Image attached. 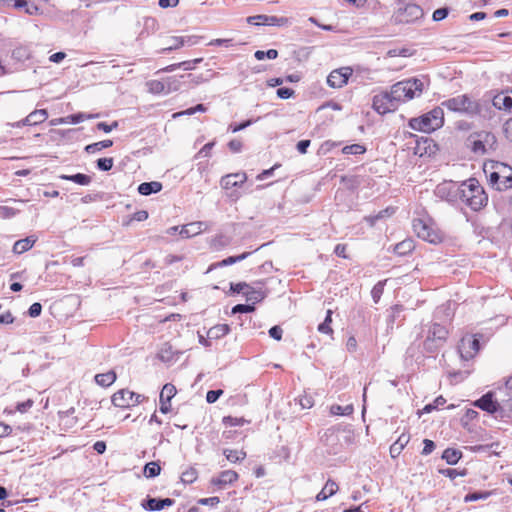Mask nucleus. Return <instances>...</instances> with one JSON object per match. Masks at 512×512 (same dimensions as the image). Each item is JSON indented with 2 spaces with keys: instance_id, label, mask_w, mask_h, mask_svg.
<instances>
[{
  "instance_id": "f257e3e1",
  "label": "nucleus",
  "mask_w": 512,
  "mask_h": 512,
  "mask_svg": "<svg viewBox=\"0 0 512 512\" xmlns=\"http://www.w3.org/2000/svg\"><path fill=\"white\" fill-rule=\"evenodd\" d=\"M424 80L409 78L392 85L390 92H383L373 97V109L379 114H386L397 109L399 103L419 97L424 89Z\"/></svg>"
},
{
  "instance_id": "f03ea898",
  "label": "nucleus",
  "mask_w": 512,
  "mask_h": 512,
  "mask_svg": "<svg viewBox=\"0 0 512 512\" xmlns=\"http://www.w3.org/2000/svg\"><path fill=\"white\" fill-rule=\"evenodd\" d=\"M459 200L469 206L472 210L482 209L488 201V197L475 178H470L460 184Z\"/></svg>"
},
{
  "instance_id": "7ed1b4c3",
  "label": "nucleus",
  "mask_w": 512,
  "mask_h": 512,
  "mask_svg": "<svg viewBox=\"0 0 512 512\" xmlns=\"http://www.w3.org/2000/svg\"><path fill=\"white\" fill-rule=\"evenodd\" d=\"M449 331L444 324L432 322L423 326L421 338H423V349L427 353H435L444 346Z\"/></svg>"
},
{
  "instance_id": "20e7f679",
  "label": "nucleus",
  "mask_w": 512,
  "mask_h": 512,
  "mask_svg": "<svg viewBox=\"0 0 512 512\" xmlns=\"http://www.w3.org/2000/svg\"><path fill=\"white\" fill-rule=\"evenodd\" d=\"M444 124V112L441 107H436L420 117L409 120V127L415 131L430 133L442 127Z\"/></svg>"
},
{
  "instance_id": "39448f33",
  "label": "nucleus",
  "mask_w": 512,
  "mask_h": 512,
  "mask_svg": "<svg viewBox=\"0 0 512 512\" xmlns=\"http://www.w3.org/2000/svg\"><path fill=\"white\" fill-rule=\"evenodd\" d=\"M497 402V399L493 392L489 391L474 402V406L489 413L495 419L509 418L512 415V411L506 406V402Z\"/></svg>"
},
{
  "instance_id": "423d86ee",
  "label": "nucleus",
  "mask_w": 512,
  "mask_h": 512,
  "mask_svg": "<svg viewBox=\"0 0 512 512\" xmlns=\"http://www.w3.org/2000/svg\"><path fill=\"white\" fill-rule=\"evenodd\" d=\"M497 140L494 134L487 131H480L470 134L467 138V146L474 154L484 155L496 149Z\"/></svg>"
},
{
  "instance_id": "0eeeda50",
  "label": "nucleus",
  "mask_w": 512,
  "mask_h": 512,
  "mask_svg": "<svg viewBox=\"0 0 512 512\" xmlns=\"http://www.w3.org/2000/svg\"><path fill=\"white\" fill-rule=\"evenodd\" d=\"M442 105L451 111L468 115H474L479 111L478 104L467 95H458L450 98L442 102Z\"/></svg>"
},
{
  "instance_id": "6e6552de",
  "label": "nucleus",
  "mask_w": 512,
  "mask_h": 512,
  "mask_svg": "<svg viewBox=\"0 0 512 512\" xmlns=\"http://www.w3.org/2000/svg\"><path fill=\"white\" fill-rule=\"evenodd\" d=\"M480 350V337L465 335L460 340L458 352L462 360L468 361L476 356Z\"/></svg>"
},
{
  "instance_id": "1a4fd4ad",
  "label": "nucleus",
  "mask_w": 512,
  "mask_h": 512,
  "mask_svg": "<svg viewBox=\"0 0 512 512\" xmlns=\"http://www.w3.org/2000/svg\"><path fill=\"white\" fill-rule=\"evenodd\" d=\"M459 188L460 185L452 181H444L436 186L434 194L441 200L450 204H456L459 200Z\"/></svg>"
},
{
  "instance_id": "9d476101",
  "label": "nucleus",
  "mask_w": 512,
  "mask_h": 512,
  "mask_svg": "<svg viewBox=\"0 0 512 512\" xmlns=\"http://www.w3.org/2000/svg\"><path fill=\"white\" fill-rule=\"evenodd\" d=\"M423 15V9L419 5L407 4L398 8L393 17L397 23H411L421 19Z\"/></svg>"
},
{
  "instance_id": "9b49d317",
  "label": "nucleus",
  "mask_w": 512,
  "mask_h": 512,
  "mask_svg": "<svg viewBox=\"0 0 512 512\" xmlns=\"http://www.w3.org/2000/svg\"><path fill=\"white\" fill-rule=\"evenodd\" d=\"M509 170L510 166L502 162L491 161L484 165V172L490 184L496 187L497 190H499V185H501L499 172H507Z\"/></svg>"
},
{
  "instance_id": "f8f14e48",
  "label": "nucleus",
  "mask_w": 512,
  "mask_h": 512,
  "mask_svg": "<svg viewBox=\"0 0 512 512\" xmlns=\"http://www.w3.org/2000/svg\"><path fill=\"white\" fill-rule=\"evenodd\" d=\"M412 226L417 236L425 241L437 243L441 239L438 233L422 219H414Z\"/></svg>"
},
{
  "instance_id": "ddd939ff",
  "label": "nucleus",
  "mask_w": 512,
  "mask_h": 512,
  "mask_svg": "<svg viewBox=\"0 0 512 512\" xmlns=\"http://www.w3.org/2000/svg\"><path fill=\"white\" fill-rule=\"evenodd\" d=\"M353 70L350 67H341L330 72L327 77V84L331 88H342L347 84Z\"/></svg>"
},
{
  "instance_id": "4468645a",
  "label": "nucleus",
  "mask_w": 512,
  "mask_h": 512,
  "mask_svg": "<svg viewBox=\"0 0 512 512\" xmlns=\"http://www.w3.org/2000/svg\"><path fill=\"white\" fill-rule=\"evenodd\" d=\"M247 22L256 26H283L287 24L288 19L277 16L255 15L248 17Z\"/></svg>"
},
{
  "instance_id": "2eb2a0df",
  "label": "nucleus",
  "mask_w": 512,
  "mask_h": 512,
  "mask_svg": "<svg viewBox=\"0 0 512 512\" xmlns=\"http://www.w3.org/2000/svg\"><path fill=\"white\" fill-rule=\"evenodd\" d=\"M48 118L46 109L34 110L26 118L13 124L14 127L20 128L22 126H35L43 123Z\"/></svg>"
},
{
  "instance_id": "dca6fc26",
  "label": "nucleus",
  "mask_w": 512,
  "mask_h": 512,
  "mask_svg": "<svg viewBox=\"0 0 512 512\" xmlns=\"http://www.w3.org/2000/svg\"><path fill=\"white\" fill-rule=\"evenodd\" d=\"M247 180L246 173L238 172L231 173L221 178V187L225 190H231L237 187H241Z\"/></svg>"
},
{
  "instance_id": "f3484780",
  "label": "nucleus",
  "mask_w": 512,
  "mask_h": 512,
  "mask_svg": "<svg viewBox=\"0 0 512 512\" xmlns=\"http://www.w3.org/2000/svg\"><path fill=\"white\" fill-rule=\"evenodd\" d=\"M176 394V388L173 384L167 383L163 386L160 392V411L163 414L168 413L171 410L170 401Z\"/></svg>"
},
{
  "instance_id": "a211bd4d",
  "label": "nucleus",
  "mask_w": 512,
  "mask_h": 512,
  "mask_svg": "<svg viewBox=\"0 0 512 512\" xmlns=\"http://www.w3.org/2000/svg\"><path fill=\"white\" fill-rule=\"evenodd\" d=\"M173 82H177V80L172 78H167L165 81L150 80L147 82V86L149 91L153 94L168 93L171 90L177 89V86L172 87Z\"/></svg>"
},
{
  "instance_id": "6ab92c4d",
  "label": "nucleus",
  "mask_w": 512,
  "mask_h": 512,
  "mask_svg": "<svg viewBox=\"0 0 512 512\" xmlns=\"http://www.w3.org/2000/svg\"><path fill=\"white\" fill-rule=\"evenodd\" d=\"M174 504V500L171 498H150L148 497L145 503H143V507L146 510L150 511H160L165 507L172 506Z\"/></svg>"
},
{
  "instance_id": "aec40b11",
  "label": "nucleus",
  "mask_w": 512,
  "mask_h": 512,
  "mask_svg": "<svg viewBox=\"0 0 512 512\" xmlns=\"http://www.w3.org/2000/svg\"><path fill=\"white\" fill-rule=\"evenodd\" d=\"M238 474L233 470L222 471L217 477L212 478L211 483L219 488H223L228 484L235 482Z\"/></svg>"
},
{
  "instance_id": "412c9836",
  "label": "nucleus",
  "mask_w": 512,
  "mask_h": 512,
  "mask_svg": "<svg viewBox=\"0 0 512 512\" xmlns=\"http://www.w3.org/2000/svg\"><path fill=\"white\" fill-rule=\"evenodd\" d=\"M132 391L128 389H121L115 392L112 396V403L116 407L129 408L131 401Z\"/></svg>"
},
{
  "instance_id": "4be33fe9",
  "label": "nucleus",
  "mask_w": 512,
  "mask_h": 512,
  "mask_svg": "<svg viewBox=\"0 0 512 512\" xmlns=\"http://www.w3.org/2000/svg\"><path fill=\"white\" fill-rule=\"evenodd\" d=\"M493 105L500 110L512 111V94L500 93L493 98Z\"/></svg>"
},
{
  "instance_id": "5701e85b",
  "label": "nucleus",
  "mask_w": 512,
  "mask_h": 512,
  "mask_svg": "<svg viewBox=\"0 0 512 512\" xmlns=\"http://www.w3.org/2000/svg\"><path fill=\"white\" fill-rule=\"evenodd\" d=\"M410 436L402 433L398 439L390 446V455L392 458L398 457L405 446L409 443Z\"/></svg>"
},
{
  "instance_id": "b1692460",
  "label": "nucleus",
  "mask_w": 512,
  "mask_h": 512,
  "mask_svg": "<svg viewBox=\"0 0 512 512\" xmlns=\"http://www.w3.org/2000/svg\"><path fill=\"white\" fill-rule=\"evenodd\" d=\"M36 242V238L34 236H28L24 239H20L16 241L13 245V252L15 254H22L28 250H30Z\"/></svg>"
},
{
  "instance_id": "393cba45",
  "label": "nucleus",
  "mask_w": 512,
  "mask_h": 512,
  "mask_svg": "<svg viewBox=\"0 0 512 512\" xmlns=\"http://www.w3.org/2000/svg\"><path fill=\"white\" fill-rule=\"evenodd\" d=\"M338 490V485L333 480H328L322 490L317 494L316 500L323 501L333 496Z\"/></svg>"
},
{
  "instance_id": "a878e982",
  "label": "nucleus",
  "mask_w": 512,
  "mask_h": 512,
  "mask_svg": "<svg viewBox=\"0 0 512 512\" xmlns=\"http://www.w3.org/2000/svg\"><path fill=\"white\" fill-rule=\"evenodd\" d=\"M162 189V184L157 181L151 182H143L138 186V192L141 195L148 196L154 193L160 192Z\"/></svg>"
},
{
  "instance_id": "bb28decb",
  "label": "nucleus",
  "mask_w": 512,
  "mask_h": 512,
  "mask_svg": "<svg viewBox=\"0 0 512 512\" xmlns=\"http://www.w3.org/2000/svg\"><path fill=\"white\" fill-rule=\"evenodd\" d=\"M116 378V373L113 370L106 373L96 374L94 377L95 382L101 387L111 386L115 382Z\"/></svg>"
},
{
  "instance_id": "cd10ccee",
  "label": "nucleus",
  "mask_w": 512,
  "mask_h": 512,
  "mask_svg": "<svg viewBox=\"0 0 512 512\" xmlns=\"http://www.w3.org/2000/svg\"><path fill=\"white\" fill-rule=\"evenodd\" d=\"M415 248L414 241L412 239H405L398 244H396L393 248L395 254L399 256H404L412 252Z\"/></svg>"
},
{
  "instance_id": "c85d7f7f",
  "label": "nucleus",
  "mask_w": 512,
  "mask_h": 512,
  "mask_svg": "<svg viewBox=\"0 0 512 512\" xmlns=\"http://www.w3.org/2000/svg\"><path fill=\"white\" fill-rule=\"evenodd\" d=\"M230 332V328L227 324H218L213 327H211L208 332L207 336L210 339H219L224 337Z\"/></svg>"
},
{
  "instance_id": "c756f323",
  "label": "nucleus",
  "mask_w": 512,
  "mask_h": 512,
  "mask_svg": "<svg viewBox=\"0 0 512 512\" xmlns=\"http://www.w3.org/2000/svg\"><path fill=\"white\" fill-rule=\"evenodd\" d=\"M60 179L71 181L82 186H87L92 181L89 175L83 173H77L74 175H61Z\"/></svg>"
},
{
  "instance_id": "7c9ffc66",
  "label": "nucleus",
  "mask_w": 512,
  "mask_h": 512,
  "mask_svg": "<svg viewBox=\"0 0 512 512\" xmlns=\"http://www.w3.org/2000/svg\"><path fill=\"white\" fill-rule=\"evenodd\" d=\"M244 296L248 302L251 304L258 303L265 298V294L261 289H255L249 286L244 292Z\"/></svg>"
},
{
  "instance_id": "2f4dec72",
  "label": "nucleus",
  "mask_w": 512,
  "mask_h": 512,
  "mask_svg": "<svg viewBox=\"0 0 512 512\" xmlns=\"http://www.w3.org/2000/svg\"><path fill=\"white\" fill-rule=\"evenodd\" d=\"M97 115H90L85 113H77L68 115L66 117L59 118V123H67V124H78L86 119H90L96 117Z\"/></svg>"
},
{
  "instance_id": "473e14b6",
  "label": "nucleus",
  "mask_w": 512,
  "mask_h": 512,
  "mask_svg": "<svg viewBox=\"0 0 512 512\" xmlns=\"http://www.w3.org/2000/svg\"><path fill=\"white\" fill-rule=\"evenodd\" d=\"M461 456H462V453L459 450L453 449V448H447L444 450V452L442 454V459H444L447 462V464H449V465H455V464H457V462L459 461Z\"/></svg>"
},
{
  "instance_id": "72a5a7b5",
  "label": "nucleus",
  "mask_w": 512,
  "mask_h": 512,
  "mask_svg": "<svg viewBox=\"0 0 512 512\" xmlns=\"http://www.w3.org/2000/svg\"><path fill=\"white\" fill-rule=\"evenodd\" d=\"M168 46L163 48L159 53H166L178 49L185 45V38L182 36L170 37L167 41Z\"/></svg>"
},
{
  "instance_id": "f704fd0d",
  "label": "nucleus",
  "mask_w": 512,
  "mask_h": 512,
  "mask_svg": "<svg viewBox=\"0 0 512 512\" xmlns=\"http://www.w3.org/2000/svg\"><path fill=\"white\" fill-rule=\"evenodd\" d=\"M251 253L252 252H244L237 256H229V257L223 259L222 261L216 263L215 267H224V266H229V265L235 264L237 262H240V261L248 258V256L251 255Z\"/></svg>"
},
{
  "instance_id": "c9c22d12",
  "label": "nucleus",
  "mask_w": 512,
  "mask_h": 512,
  "mask_svg": "<svg viewBox=\"0 0 512 512\" xmlns=\"http://www.w3.org/2000/svg\"><path fill=\"white\" fill-rule=\"evenodd\" d=\"M113 145L112 140H103L96 143L89 144L85 147V151L90 154H94L102 149L109 148Z\"/></svg>"
},
{
  "instance_id": "e433bc0d",
  "label": "nucleus",
  "mask_w": 512,
  "mask_h": 512,
  "mask_svg": "<svg viewBox=\"0 0 512 512\" xmlns=\"http://www.w3.org/2000/svg\"><path fill=\"white\" fill-rule=\"evenodd\" d=\"M208 228H209L208 223L204 222V221H196V222L188 223V233H190V235L192 237L200 234L203 231H206Z\"/></svg>"
},
{
  "instance_id": "4c0bfd02",
  "label": "nucleus",
  "mask_w": 512,
  "mask_h": 512,
  "mask_svg": "<svg viewBox=\"0 0 512 512\" xmlns=\"http://www.w3.org/2000/svg\"><path fill=\"white\" fill-rule=\"evenodd\" d=\"M223 454L226 456V459L231 463L239 462L246 457V453L242 450L225 449L223 451Z\"/></svg>"
},
{
  "instance_id": "58836bf2",
  "label": "nucleus",
  "mask_w": 512,
  "mask_h": 512,
  "mask_svg": "<svg viewBox=\"0 0 512 512\" xmlns=\"http://www.w3.org/2000/svg\"><path fill=\"white\" fill-rule=\"evenodd\" d=\"M354 411L353 405L349 404L346 406H341L338 404H334L330 407V413L332 415H341V416H348L351 415Z\"/></svg>"
},
{
  "instance_id": "ea45409f",
  "label": "nucleus",
  "mask_w": 512,
  "mask_h": 512,
  "mask_svg": "<svg viewBox=\"0 0 512 512\" xmlns=\"http://www.w3.org/2000/svg\"><path fill=\"white\" fill-rule=\"evenodd\" d=\"M492 495V491H475L468 493L464 497V502H472V501H478V500H486Z\"/></svg>"
},
{
  "instance_id": "a19ab883",
  "label": "nucleus",
  "mask_w": 512,
  "mask_h": 512,
  "mask_svg": "<svg viewBox=\"0 0 512 512\" xmlns=\"http://www.w3.org/2000/svg\"><path fill=\"white\" fill-rule=\"evenodd\" d=\"M394 213V209L393 208H386L384 210H381L380 212H378L377 214L375 215H370V216H367L365 218V220L371 225H375L376 222L380 219H383L385 217H389L391 214Z\"/></svg>"
},
{
  "instance_id": "79ce46f5",
  "label": "nucleus",
  "mask_w": 512,
  "mask_h": 512,
  "mask_svg": "<svg viewBox=\"0 0 512 512\" xmlns=\"http://www.w3.org/2000/svg\"><path fill=\"white\" fill-rule=\"evenodd\" d=\"M500 183L499 191L506 190L512 187V168L507 172H499Z\"/></svg>"
},
{
  "instance_id": "37998d69",
  "label": "nucleus",
  "mask_w": 512,
  "mask_h": 512,
  "mask_svg": "<svg viewBox=\"0 0 512 512\" xmlns=\"http://www.w3.org/2000/svg\"><path fill=\"white\" fill-rule=\"evenodd\" d=\"M507 390H510V397L505 398V397L501 396L500 399L503 402H506L507 404H505V405L508 406L510 411H512V375L510 377H508L505 384L500 387V393L502 394L503 392H507Z\"/></svg>"
},
{
  "instance_id": "c03bdc74",
  "label": "nucleus",
  "mask_w": 512,
  "mask_h": 512,
  "mask_svg": "<svg viewBox=\"0 0 512 512\" xmlns=\"http://www.w3.org/2000/svg\"><path fill=\"white\" fill-rule=\"evenodd\" d=\"M161 472V467L157 462H149L144 466L143 473L147 478H154Z\"/></svg>"
},
{
  "instance_id": "a18cd8bd",
  "label": "nucleus",
  "mask_w": 512,
  "mask_h": 512,
  "mask_svg": "<svg viewBox=\"0 0 512 512\" xmlns=\"http://www.w3.org/2000/svg\"><path fill=\"white\" fill-rule=\"evenodd\" d=\"M366 152V147L361 144H351L343 147L342 153L345 155H360Z\"/></svg>"
},
{
  "instance_id": "49530a36",
  "label": "nucleus",
  "mask_w": 512,
  "mask_h": 512,
  "mask_svg": "<svg viewBox=\"0 0 512 512\" xmlns=\"http://www.w3.org/2000/svg\"><path fill=\"white\" fill-rule=\"evenodd\" d=\"M207 111V107L203 104H197L196 106L194 107H191V108H188L186 110H183V111H180V112H177V113H174L173 114V118H178V117H181V116H184V115H193L197 112H206Z\"/></svg>"
},
{
  "instance_id": "de8ad7c7",
  "label": "nucleus",
  "mask_w": 512,
  "mask_h": 512,
  "mask_svg": "<svg viewBox=\"0 0 512 512\" xmlns=\"http://www.w3.org/2000/svg\"><path fill=\"white\" fill-rule=\"evenodd\" d=\"M385 283H386V280L384 281H379L378 283H376L374 285V287L372 288L371 290V296H372V299L375 303H378L382 294H383V291H384V286H385Z\"/></svg>"
},
{
  "instance_id": "09e8293b",
  "label": "nucleus",
  "mask_w": 512,
  "mask_h": 512,
  "mask_svg": "<svg viewBox=\"0 0 512 512\" xmlns=\"http://www.w3.org/2000/svg\"><path fill=\"white\" fill-rule=\"evenodd\" d=\"M331 321H332V311L328 310L324 322L320 323L318 326V331L321 333H324V334L332 333V328L330 327Z\"/></svg>"
},
{
  "instance_id": "8fccbe9b",
  "label": "nucleus",
  "mask_w": 512,
  "mask_h": 512,
  "mask_svg": "<svg viewBox=\"0 0 512 512\" xmlns=\"http://www.w3.org/2000/svg\"><path fill=\"white\" fill-rule=\"evenodd\" d=\"M254 56L259 61L264 60L265 58L275 59L278 56V51L275 49H269L267 51L257 50Z\"/></svg>"
},
{
  "instance_id": "3c124183",
  "label": "nucleus",
  "mask_w": 512,
  "mask_h": 512,
  "mask_svg": "<svg viewBox=\"0 0 512 512\" xmlns=\"http://www.w3.org/2000/svg\"><path fill=\"white\" fill-rule=\"evenodd\" d=\"M97 168L101 171H109L113 167L114 160L111 157L99 158L97 160Z\"/></svg>"
},
{
  "instance_id": "603ef678",
  "label": "nucleus",
  "mask_w": 512,
  "mask_h": 512,
  "mask_svg": "<svg viewBox=\"0 0 512 512\" xmlns=\"http://www.w3.org/2000/svg\"><path fill=\"white\" fill-rule=\"evenodd\" d=\"M197 479V471L194 468H189L182 473L181 480L184 483H193Z\"/></svg>"
},
{
  "instance_id": "864d4df0",
  "label": "nucleus",
  "mask_w": 512,
  "mask_h": 512,
  "mask_svg": "<svg viewBox=\"0 0 512 512\" xmlns=\"http://www.w3.org/2000/svg\"><path fill=\"white\" fill-rule=\"evenodd\" d=\"M255 310L253 304H237L232 308V314L236 313H250Z\"/></svg>"
},
{
  "instance_id": "5fc2aeb1",
  "label": "nucleus",
  "mask_w": 512,
  "mask_h": 512,
  "mask_svg": "<svg viewBox=\"0 0 512 512\" xmlns=\"http://www.w3.org/2000/svg\"><path fill=\"white\" fill-rule=\"evenodd\" d=\"M440 473L453 480L458 476H464L466 474V471L465 470L458 471L456 469L447 468V469H441Z\"/></svg>"
},
{
  "instance_id": "6e6d98bb",
  "label": "nucleus",
  "mask_w": 512,
  "mask_h": 512,
  "mask_svg": "<svg viewBox=\"0 0 512 512\" xmlns=\"http://www.w3.org/2000/svg\"><path fill=\"white\" fill-rule=\"evenodd\" d=\"M253 123H254V120L249 119V120H246V121H244L242 123H239V124H230L229 127H228V130H230L233 133H236V132H239V131L249 127Z\"/></svg>"
},
{
  "instance_id": "4d7b16f0",
  "label": "nucleus",
  "mask_w": 512,
  "mask_h": 512,
  "mask_svg": "<svg viewBox=\"0 0 512 512\" xmlns=\"http://www.w3.org/2000/svg\"><path fill=\"white\" fill-rule=\"evenodd\" d=\"M449 14V9L447 7H442L439 9H436L433 12L432 19L436 22L441 21L445 19Z\"/></svg>"
},
{
  "instance_id": "13d9d810",
  "label": "nucleus",
  "mask_w": 512,
  "mask_h": 512,
  "mask_svg": "<svg viewBox=\"0 0 512 512\" xmlns=\"http://www.w3.org/2000/svg\"><path fill=\"white\" fill-rule=\"evenodd\" d=\"M387 55L389 57H397V56L409 57L412 55V53L407 48H401V49H391L387 52Z\"/></svg>"
},
{
  "instance_id": "bf43d9fd",
  "label": "nucleus",
  "mask_w": 512,
  "mask_h": 512,
  "mask_svg": "<svg viewBox=\"0 0 512 512\" xmlns=\"http://www.w3.org/2000/svg\"><path fill=\"white\" fill-rule=\"evenodd\" d=\"M158 357L161 361H164V362H168L171 360L172 358V352H171V347L170 346H167L165 345L164 347H162L158 353Z\"/></svg>"
},
{
  "instance_id": "052dcab7",
  "label": "nucleus",
  "mask_w": 512,
  "mask_h": 512,
  "mask_svg": "<svg viewBox=\"0 0 512 512\" xmlns=\"http://www.w3.org/2000/svg\"><path fill=\"white\" fill-rule=\"evenodd\" d=\"M223 394V390H209L206 394V401L210 404L215 403L219 397Z\"/></svg>"
},
{
  "instance_id": "680f3d73",
  "label": "nucleus",
  "mask_w": 512,
  "mask_h": 512,
  "mask_svg": "<svg viewBox=\"0 0 512 512\" xmlns=\"http://www.w3.org/2000/svg\"><path fill=\"white\" fill-rule=\"evenodd\" d=\"M33 404V400L27 399L26 401L18 402L16 404L15 410L20 413H25L33 406Z\"/></svg>"
},
{
  "instance_id": "e2e57ef3",
  "label": "nucleus",
  "mask_w": 512,
  "mask_h": 512,
  "mask_svg": "<svg viewBox=\"0 0 512 512\" xmlns=\"http://www.w3.org/2000/svg\"><path fill=\"white\" fill-rule=\"evenodd\" d=\"M220 503V499L217 496L209 497V498H201L198 500V504L205 506H217Z\"/></svg>"
},
{
  "instance_id": "0e129e2a",
  "label": "nucleus",
  "mask_w": 512,
  "mask_h": 512,
  "mask_svg": "<svg viewBox=\"0 0 512 512\" xmlns=\"http://www.w3.org/2000/svg\"><path fill=\"white\" fill-rule=\"evenodd\" d=\"M96 127L98 130H101L105 133H110L113 129L118 127V122L114 121L112 124H107L106 122H99Z\"/></svg>"
},
{
  "instance_id": "69168bd1",
  "label": "nucleus",
  "mask_w": 512,
  "mask_h": 512,
  "mask_svg": "<svg viewBox=\"0 0 512 512\" xmlns=\"http://www.w3.org/2000/svg\"><path fill=\"white\" fill-rule=\"evenodd\" d=\"M283 330L280 326L275 325L269 329V336L277 341L282 339Z\"/></svg>"
},
{
  "instance_id": "338daca9",
  "label": "nucleus",
  "mask_w": 512,
  "mask_h": 512,
  "mask_svg": "<svg viewBox=\"0 0 512 512\" xmlns=\"http://www.w3.org/2000/svg\"><path fill=\"white\" fill-rule=\"evenodd\" d=\"M42 312V305L38 302L36 303H33L29 309H28V314L30 317H38Z\"/></svg>"
},
{
  "instance_id": "774afa93",
  "label": "nucleus",
  "mask_w": 512,
  "mask_h": 512,
  "mask_svg": "<svg viewBox=\"0 0 512 512\" xmlns=\"http://www.w3.org/2000/svg\"><path fill=\"white\" fill-rule=\"evenodd\" d=\"M276 93L279 98L288 99L294 94V91L288 87H281L277 89Z\"/></svg>"
}]
</instances>
